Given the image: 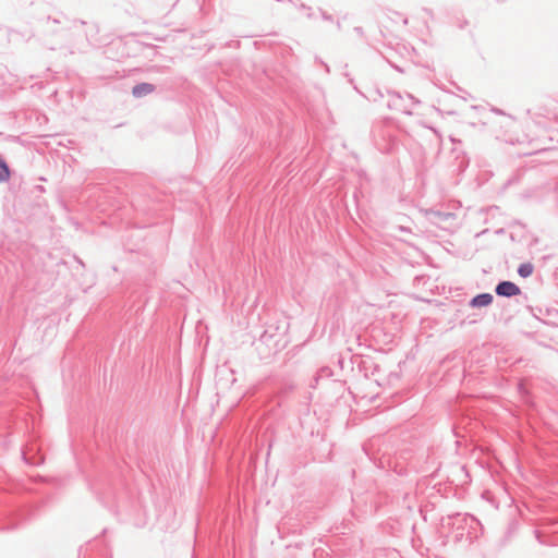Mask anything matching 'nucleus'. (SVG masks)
<instances>
[{"mask_svg":"<svg viewBox=\"0 0 558 558\" xmlns=\"http://www.w3.org/2000/svg\"><path fill=\"white\" fill-rule=\"evenodd\" d=\"M520 288L510 281H502L496 287V293L501 296H514L520 294Z\"/></svg>","mask_w":558,"mask_h":558,"instance_id":"obj_1","label":"nucleus"},{"mask_svg":"<svg viewBox=\"0 0 558 558\" xmlns=\"http://www.w3.org/2000/svg\"><path fill=\"white\" fill-rule=\"evenodd\" d=\"M153 90H154L153 85H150L148 83H142V84L134 86L132 93L135 97H143L145 95L150 94Z\"/></svg>","mask_w":558,"mask_h":558,"instance_id":"obj_2","label":"nucleus"},{"mask_svg":"<svg viewBox=\"0 0 558 558\" xmlns=\"http://www.w3.org/2000/svg\"><path fill=\"white\" fill-rule=\"evenodd\" d=\"M492 301H493V296L488 293H484V294H480V295L475 296L472 300L471 305L474 307L487 306L492 303Z\"/></svg>","mask_w":558,"mask_h":558,"instance_id":"obj_3","label":"nucleus"},{"mask_svg":"<svg viewBox=\"0 0 558 558\" xmlns=\"http://www.w3.org/2000/svg\"><path fill=\"white\" fill-rule=\"evenodd\" d=\"M533 265L530 263L520 265L518 272L521 277L526 278L530 277L533 272Z\"/></svg>","mask_w":558,"mask_h":558,"instance_id":"obj_4","label":"nucleus"},{"mask_svg":"<svg viewBox=\"0 0 558 558\" xmlns=\"http://www.w3.org/2000/svg\"><path fill=\"white\" fill-rule=\"evenodd\" d=\"M10 177V171L7 163L0 160V182L7 181Z\"/></svg>","mask_w":558,"mask_h":558,"instance_id":"obj_5","label":"nucleus"}]
</instances>
